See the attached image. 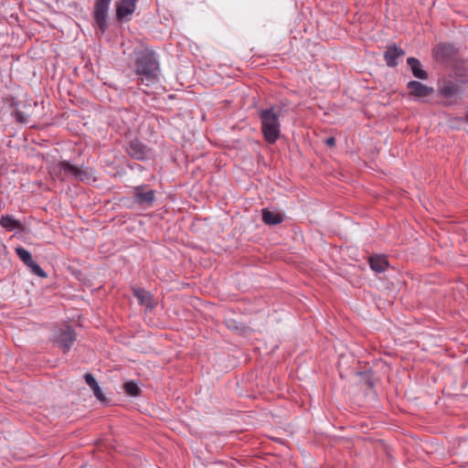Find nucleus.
Here are the masks:
<instances>
[{"label":"nucleus","mask_w":468,"mask_h":468,"mask_svg":"<svg viewBox=\"0 0 468 468\" xmlns=\"http://www.w3.org/2000/svg\"><path fill=\"white\" fill-rule=\"evenodd\" d=\"M92 391H93V394L94 396L101 402H104L106 400L103 393H102V390L101 389L100 386L97 385L93 388H91Z\"/></svg>","instance_id":"21"},{"label":"nucleus","mask_w":468,"mask_h":468,"mask_svg":"<svg viewBox=\"0 0 468 468\" xmlns=\"http://www.w3.org/2000/svg\"><path fill=\"white\" fill-rule=\"evenodd\" d=\"M16 253L18 256V258L24 262V264L27 267H28L34 274L41 278L47 277V273L42 270V268L32 260L31 254L28 250L22 247H17L16 248Z\"/></svg>","instance_id":"5"},{"label":"nucleus","mask_w":468,"mask_h":468,"mask_svg":"<svg viewBox=\"0 0 468 468\" xmlns=\"http://www.w3.org/2000/svg\"><path fill=\"white\" fill-rule=\"evenodd\" d=\"M455 48L452 45L447 43H440L433 48L434 58L441 63L448 62L453 58Z\"/></svg>","instance_id":"7"},{"label":"nucleus","mask_w":468,"mask_h":468,"mask_svg":"<svg viewBox=\"0 0 468 468\" xmlns=\"http://www.w3.org/2000/svg\"><path fill=\"white\" fill-rule=\"evenodd\" d=\"M155 198L154 190L144 191V186H138L133 188V199L141 206L151 207Z\"/></svg>","instance_id":"10"},{"label":"nucleus","mask_w":468,"mask_h":468,"mask_svg":"<svg viewBox=\"0 0 468 468\" xmlns=\"http://www.w3.org/2000/svg\"><path fill=\"white\" fill-rule=\"evenodd\" d=\"M407 89L410 95L418 99L429 97L433 92V89L431 87H428L427 85L417 80L409 81L407 84Z\"/></svg>","instance_id":"11"},{"label":"nucleus","mask_w":468,"mask_h":468,"mask_svg":"<svg viewBox=\"0 0 468 468\" xmlns=\"http://www.w3.org/2000/svg\"><path fill=\"white\" fill-rule=\"evenodd\" d=\"M54 338L56 343H58L60 347L64 348L65 350H69L75 341V334L70 327L67 326L56 331Z\"/></svg>","instance_id":"8"},{"label":"nucleus","mask_w":468,"mask_h":468,"mask_svg":"<svg viewBox=\"0 0 468 468\" xmlns=\"http://www.w3.org/2000/svg\"><path fill=\"white\" fill-rule=\"evenodd\" d=\"M123 388L125 392L132 397H137L141 394V388L134 381H128L124 383Z\"/></svg>","instance_id":"19"},{"label":"nucleus","mask_w":468,"mask_h":468,"mask_svg":"<svg viewBox=\"0 0 468 468\" xmlns=\"http://www.w3.org/2000/svg\"><path fill=\"white\" fill-rule=\"evenodd\" d=\"M135 71L142 75V82L146 80L152 82L157 79L159 63L154 52L144 50L139 54L135 59Z\"/></svg>","instance_id":"1"},{"label":"nucleus","mask_w":468,"mask_h":468,"mask_svg":"<svg viewBox=\"0 0 468 468\" xmlns=\"http://www.w3.org/2000/svg\"><path fill=\"white\" fill-rule=\"evenodd\" d=\"M369 265L374 271L384 272L388 266V261L385 256L374 255L369 258Z\"/></svg>","instance_id":"17"},{"label":"nucleus","mask_w":468,"mask_h":468,"mask_svg":"<svg viewBox=\"0 0 468 468\" xmlns=\"http://www.w3.org/2000/svg\"><path fill=\"white\" fill-rule=\"evenodd\" d=\"M84 378L88 386L91 388L98 385L96 379L93 378V376L90 373H86L84 375Z\"/></svg>","instance_id":"22"},{"label":"nucleus","mask_w":468,"mask_h":468,"mask_svg":"<svg viewBox=\"0 0 468 468\" xmlns=\"http://www.w3.org/2000/svg\"><path fill=\"white\" fill-rule=\"evenodd\" d=\"M18 122H25L27 123V119H22V118H19V119H16Z\"/></svg>","instance_id":"25"},{"label":"nucleus","mask_w":468,"mask_h":468,"mask_svg":"<svg viewBox=\"0 0 468 468\" xmlns=\"http://www.w3.org/2000/svg\"><path fill=\"white\" fill-rule=\"evenodd\" d=\"M138 0H120L116 3V18L119 21H130Z\"/></svg>","instance_id":"6"},{"label":"nucleus","mask_w":468,"mask_h":468,"mask_svg":"<svg viewBox=\"0 0 468 468\" xmlns=\"http://www.w3.org/2000/svg\"><path fill=\"white\" fill-rule=\"evenodd\" d=\"M0 226L9 231L14 229H24L22 223L10 215H3L0 218Z\"/></svg>","instance_id":"16"},{"label":"nucleus","mask_w":468,"mask_h":468,"mask_svg":"<svg viewBox=\"0 0 468 468\" xmlns=\"http://www.w3.org/2000/svg\"><path fill=\"white\" fill-rule=\"evenodd\" d=\"M60 169L65 175L73 176L80 181H84L88 177L87 171H83L66 161L60 163Z\"/></svg>","instance_id":"13"},{"label":"nucleus","mask_w":468,"mask_h":468,"mask_svg":"<svg viewBox=\"0 0 468 468\" xmlns=\"http://www.w3.org/2000/svg\"><path fill=\"white\" fill-rule=\"evenodd\" d=\"M405 51L396 44L388 46L384 51L383 58L388 67L395 68L398 66V59L403 58Z\"/></svg>","instance_id":"9"},{"label":"nucleus","mask_w":468,"mask_h":468,"mask_svg":"<svg viewBox=\"0 0 468 468\" xmlns=\"http://www.w3.org/2000/svg\"><path fill=\"white\" fill-rule=\"evenodd\" d=\"M463 121H468V119H463Z\"/></svg>","instance_id":"26"},{"label":"nucleus","mask_w":468,"mask_h":468,"mask_svg":"<svg viewBox=\"0 0 468 468\" xmlns=\"http://www.w3.org/2000/svg\"><path fill=\"white\" fill-rule=\"evenodd\" d=\"M324 143L328 146L333 147L335 144V140L334 137H329V138L325 139Z\"/></svg>","instance_id":"23"},{"label":"nucleus","mask_w":468,"mask_h":468,"mask_svg":"<svg viewBox=\"0 0 468 468\" xmlns=\"http://www.w3.org/2000/svg\"><path fill=\"white\" fill-rule=\"evenodd\" d=\"M282 112L276 107H271L262 111L261 117H279Z\"/></svg>","instance_id":"20"},{"label":"nucleus","mask_w":468,"mask_h":468,"mask_svg":"<svg viewBox=\"0 0 468 468\" xmlns=\"http://www.w3.org/2000/svg\"><path fill=\"white\" fill-rule=\"evenodd\" d=\"M262 220L267 225H277L282 222L283 216L279 212L271 211L267 208H263Z\"/></svg>","instance_id":"18"},{"label":"nucleus","mask_w":468,"mask_h":468,"mask_svg":"<svg viewBox=\"0 0 468 468\" xmlns=\"http://www.w3.org/2000/svg\"><path fill=\"white\" fill-rule=\"evenodd\" d=\"M261 130L265 140L269 144H274L281 133L278 119H262Z\"/></svg>","instance_id":"4"},{"label":"nucleus","mask_w":468,"mask_h":468,"mask_svg":"<svg viewBox=\"0 0 468 468\" xmlns=\"http://www.w3.org/2000/svg\"><path fill=\"white\" fill-rule=\"evenodd\" d=\"M111 3L112 0H95L94 2L92 17L101 34H103L108 27L107 17Z\"/></svg>","instance_id":"3"},{"label":"nucleus","mask_w":468,"mask_h":468,"mask_svg":"<svg viewBox=\"0 0 468 468\" xmlns=\"http://www.w3.org/2000/svg\"><path fill=\"white\" fill-rule=\"evenodd\" d=\"M407 64L410 68L413 76L420 80H427L429 75L426 70L422 69L421 63L418 58H408Z\"/></svg>","instance_id":"15"},{"label":"nucleus","mask_w":468,"mask_h":468,"mask_svg":"<svg viewBox=\"0 0 468 468\" xmlns=\"http://www.w3.org/2000/svg\"><path fill=\"white\" fill-rule=\"evenodd\" d=\"M437 93L440 101L443 105L452 106L457 104L462 100L463 89L459 81L444 80L440 82Z\"/></svg>","instance_id":"2"},{"label":"nucleus","mask_w":468,"mask_h":468,"mask_svg":"<svg viewBox=\"0 0 468 468\" xmlns=\"http://www.w3.org/2000/svg\"><path fill=\"white\" fill-rule=\"evenodd\" d=\"M228 327L232 329V330H239V327L237 326V325H231L230 324H228Z\"/></svg>","instance_id":"24"},{"label":"nucleus","mask_w":468,"mask_h":468,"mask_svg":"<svg viewBox=\"0 0 468 468\" xmlns=\"http://www.w3.org/2000/svg\"><path fill=\"white\" fill-rule=\"evenodd\" d=\"M133 292L140 304L144 305L148 309H153L156 305V303L150 292L142 288H133Z\"/></svg>","instance_id":"14"},{"label":"nucleus","mask_w":468,"mask_h":468,"mask_svg":"<svg viewBox=\"0 0 468 468\" xmlns=\"http://www.w3.org/2000/svg\"><path fill=\"white\" fill-rule=\"evenodd\" d=\"M127 153L133 158L138 160L146 159L149 156V149L139 141H131L128 147Z\"/></svg>","instance_id":"12"}]
</instances>
